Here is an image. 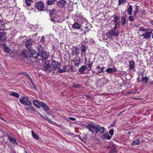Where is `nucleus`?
<instances>
[{
    "label": "nucleus",
    "instance_id": "1",
    "mask_svg": "<svg viewBox=\"0 0 153 153\" xmlns=\"http://www.w3.org/2000/svg\"><path fill=\"white\" fill-rule=\"evenodd\" d=\"M49 15L51 18V20L53 22H59V16L56 14V9L53 8L51 10H49Z\"/></svg>",
    "mask_w": 153,
    "mask_h": 153
},
{
    "label": "nucleus",
    "instance_id": "2",
    "mask_svg": "<svg viewBox=\"0 0 153 153\" xmlns=\"http://www.w3.org/2000/svg\"><path fill=\"white\" fill-rule=\"evenodd\" d=\"M98 125L93 123H89L86 126V128L88 129L92 133L97 134L98 133Z\"/></svg>",
    "mask_w": 153,
    "mask_h": 153
},
{
    "label": "nucleus",
    "instance_id": "3",
    "mask_svg": "<svg viewBox=\"0 0 153 153\" xmlns=\"http://www.w3.org/2000/svg\"><path fill=\"white\" fill-rule=\"evenodd\" d=\"M19 101L22 104L29 106L32 105L31 102L30 101L27 97L22 96L19 99Z\"/></svg>",
    "mask_w": 153,
    "mask_h": 153
},
{
    "label": "nucleus",
    "instance_id": "4",
    "mask_svg": "<svg viewBox=\"0 0 153 153\" xmlns=\"http://www.w3.org/2000/svg\"><path fill=\"white\" fill-rule=\"evenodd\" d=\"M51 61L45 60L42 70L45 72L48 71H51Z\"/></svg>",
    "mask_w": 153,
    "mask_h": 153
},
{
    "label": "nucleus",
    "instance_id": "5",
    "mask_svg": "<svg viewBox=\"0 0 153 153\" xmlns=\"http://www.w3.org/2000/svg\"><path fill=\"white\" fill-rule=\"evenodd\" d=\"M28 53L30 58L36 59L38 58L37 52L35 49H31L29 50Z\"/></svg>",
    "mask_w": 153,
    "mask_h": 153
},
{
    "label": "nucleus",
    "instance_id": "6",
    "mask_svg": "<svg viewBox=\"0 0 153 153\" xmlns=\"http://www.w3.org/2000/svg\"><path fill=\"white\" fill-rule=\"evenodd\" d=\"M119 33L118 30H116L115 31L114 30V29H112L111 30L108 31L106 33V35L109 38H111L114 36H117Z\"/></svg>",
    "mask_w": 153,
    "mask_h": 153
},
{
    "label": "nucleus",
    "instance_id": "7",
    "mask_svg": "<svg viewBox=\"0 0 153 153\" xmlns=\"http://www.w3.org/2000/svg\"><path fill=\"white\" fill-rule=\"evenodd\" d=\"M34 41L31 38L29 39L26 41L25 45L26 48L28 50L31 49Z\"/></svg>",
    "mask_w": 153,
    "mask_h": 153
},
{
    "label": "nucleus",
    "instance_id": "8",
    "mask_svg": "<svg viewBox=\"0 0 153 153\" xmlns=\"http://www.w3.org/2000/svg\"><path fill=\"white\" fill-rule=\"evenodd\" d=\"M148 30L149 31H146L142 35V36H143V39H148L150 38L151 35L152 34L153 30L152 29H149Z\"/></svg>",
    "mask_w": 153,
    "mask_h": 153
},
{
    "label": "nucleus",
    "instance_id": "9",
    "mask_svg": "<svg viewBox=\"0 0 153 153\" xmlns=\"http://www.w3.org/2000/svg\"><path fill=\"white\" fill-rule=\"evenodd\" d=\"M51 66L54 69H60L61 66V64L60 63H59L57 61H56L54 60H51Z\"/></svg>",
    "mask_w": 153,
    "mask_h": 153
},
{
    "label": "nucleus",
    "instance_id": "10",
    "mask_svg": "<svg viewBox=\"0 0 153 153\" xmlns=\"http://www.w3.org/2000/svg\"><path fill=\"white\" fill-rule=\"evenodd\" d=\"M71 50V54L73 56L75 55L76 56H77L79 54V50L77 46L73 47Z\"/></svg>",
    "mask_w": 153,
    "mask_h": 153
},
{
    "label": "nucleus",
    "instance_id": "11",
    "mask_svg": "<svg viewBox=\"0 0 153 153\" xmlns=\"http://www.w3.org/2000/svg\"><path fill=\"white\" fill-rule=\"evenodd\" d=\"M36 7L38 10L42 11L44 8V4L42 2H37L36 5Z\"/></svg>",
    "mask_w": 153,
    "mask_h": 153
},
{
    "label": "nucleus",
    "instance_id": "12",
    "mask_svg": "<svg viewBox=\"0 0 153 153\" xmlns=\"http://www.w3.org/2000/svg\"><path fill=\"white\" fill-rule=\"evenodd\" d=\"M39 56H40L42 58V59L45 60L48 59V55L47 53L46 52L44 51L43 52L38 54V57Z\"/></svg>",
    "mask_w": 153,
    "mask_h": 153
},
{
    "label": "nucleus",
    "instance_id": "13",
    "mask_svg": "<svg viewBox=\"0 0 153 153\" xmlns=\"http://www.w3.org/2000/svg\"><path fill=\"white\" fill-rule=\"evenodd\" d=\"M67 4L66 1L65 0H60L57 3V6L58 7H63Z\"/></svg>",
    "mask_w": 153,
    "mask_h": 153
},
{
    "label": "nucleus",
    "instance_id": "14",
    "mask_svg": "<svg viewBox=\"0 0 153 153\" xmlns=\"http://www.w3.org/2000/svg\"><path fill=\"white\" fill-rule=\"evenodd\" d=\"M26 110L29 113H32L35 114L36 113H38V112L36 111L35 109L32 107L30 106L29 107H25Z\"/></svg>",
    "mask_w": 153,
    "mask_h": 153
},
{
    "label": "nucleus",
    "instance_id": "15",
    "mask_svg": "<svg viewBox=\"0 0 153 153\" xmlns=\"http://www.w3.org/2000/svg\"><path fill=\"white\" fill-rule=\"evenodd\" d=\"M41 105L42 107L44 109V110L46 111L47 112V113L48 114H50V113H48L47 112V111L49 109V106L47 105L46 104V103L44 102H42L41 103Z\"/></svg>",
    "mask_w": 153,
    "mask_h": 153
},
{
    "label": "nucleus",
    "instance_id": "16",
    "mask_svg": "<svg viewBox=\"0 0 153 153\" xmlns=\"http://www.w3.org/2000/svg\"><path fill=\"white\" fill-rule=\"evenodd\" d=\"M62 68H60L59 69V71L60 73L65 72L69 71V69H68V66L66 65H62Z\"/></svg>",
    "mask_w": 153,
    "mask_h": 153
},
{
    "label": "nucleus",
    "instance_id": "17",
    "mask_svg": "<svg viewBox=\"0 0 153 153\" xmlns=\"http://www.w3.org/2000/svg\"><path fill=\"white\" fill-rule=\"evenodd\" d=\"M74 64L76 66H78L81 63V59L80 57L76 56L74 59Z\"/></svg>",
    "mask_w": 153,
    "mask_h": 153
},
{
    "label": "nucleus",
    "instance_id": "18",
    "mask_svg": "<svg viewBox=\"0 0 153 153\" xmlns=\"http://www.w3.org/2000/svg\"><path fill=\"white\" fill-rule=\"evenodd\" d=\"M87 48L83 45H82V46L80 47L81 52L80 53L81 55L83 56L85 53L86 51Z\"/></svg>",
    "mask_w": 153,
    "mask_h": 153
},
{
    "label": "nucleus",
    "instance_id": "19",
    "mask_svg": "<svg viewBox=\"0 0 153 153\" xmlns=\"http://www.w3.org/2000/svg\"><path fill=\"white\" fill-rule=\"evenodd\" d=\"M7 36L4 33L0 32V41L3 42L6 39Z\"/></svg>",
    "mask_w": 153,
    "mask_h": 153
},
{
    "label": "nucleus",
    "instance_id": "20",
    "mask_svg": "<svg viewBox=\"0 0 153 153\" xmlns=\"http://www.w3.org/2000/svg\"><path fill=\"white\" fill-rule=\"evenodd\" d=\"M117 71V70L114 67L112 68H108L106 70V72L108 73L111 74L114 72H116Z\"/></svg>",
    "mask_w": 153,
    "mask_h": 153
},
{
    "label": "nucleus",
    "instance_id": "21",
    "mask_svg": "<svg viewBox=\"0 0 153 153\" xmlns=\"http://www.w3.org/2000/svg\"><path fill=\"white\" fill-rule=\"evenodd\" d=\"M37 50V52L38 54L44 51L43 47L41 45H39L38 46Z\"/></svg>",
    "mask_w": 153,
    "mask_h": 153
},
{
    "label": "nucleus",
    "instance_id": "22",
    "mask_svg": "<svg viewBox=\"0 0 153 153\" xmlns=\"http://www.w3.org/2000/svg\"><path fill=\"white\" fill-rule=\"evenodd\" d=\"M133 8L132 5H130L129 7L126 10L128 14L130 15H131L132 14Z\"/></svg>",
    "mask_w": 153,
    "mask_h": 153
},
{
    "label": "nucleus",
    "instance_id": "23",
    "mask_svg": "<svg viewBox=\"0 0 153 153\" xmlns=\"http://www.w3.org/2000/svg\"><path fill=\"white\" fill-rule=\"evenodd\" d=\"M141 80L142 81V82L143 83L146 84L149 81V78L147 76H142Z\"/></svg>",
    "mask_w": 153,
    "mask_h": 153
},
{
    "label": "nucleus",
    "instance_id": "24",
    "mask_svg": "<svg viewBox=\"0 0 153 153\" xmlns=\"http://www.w3.org/2000/svg\"><path fill=\"white\" fill-rule=\"evenodd\" d=\"M4 22L3 20H0V30H3L5 28Z\"/></svg>",
    "mask_w": 153,
    "mask_h": 153
},
{
    "label": "nucleus",
    "instance_id": "25",
    "mask_svg": "<svg viewBox=\"0 0 153 153\" xmlns=\"http://www.w3.org/2000/svg\"><path fill=\"white\" fill-rule=\"evenodd\" d=\"M140 143V140L138 138L136 140H133L131 144L132 146H134L135 145H139Z\"/></svg>",
    "mask_w": 153,
    "mask_h": 153
},
{
    "label": "nucleus",
    "instance_id": "26",
    "mask_svg": "<svg viewBox=\"0 0 153 153\" xmlns=\"http://www.w3.org/2000/svg\"><path fill=\"white\" fill-rule=\"evenodd\" d=\"M72 28L76 29H79L80 28V25L78 23L75 22L74 23L73 25Z\"/></svg>",
    "mask_w": 153,
    "mask_h": 153
},
{
    "label": "nucleus",
    "instance_id": "27",
    "mask_svg": "<svg viewBox=\"0 0 153 153\" xmlns=\"http://www.w3.org/2000/svg\"><path fill=\"white\" fill-rule=\"evenodd\" d=\"M112 17L114 18V19L112 21L114 22V23H117V21L120 19V17L117 16V15L113 16Z\"/></svg>",
    "mask_w": 153,
    "mask_h": 153
},
{
    "label": "nucleus",
    "instance_id": "28",
    "mask_svg": "<svg viewBox=\"0 0 153 153\" xmlns=\"http://www.w3.org/2000/svg\"><path fill=\"white\" fill-rule=\"evenodd\" d=\"M8 139L10 141L12 142L14 144H17L18 143L16 139L13 138L12 137H11L9 135H8Z\"/></svg>",
    "mask_w": 153,
    "mask_h": 153
},
{
    "label": "nucleus",
    "instance_id": "29",
    "mask_svg": "<svg viewBox=\"0 0 153 153\" xmlns=\"http://www.w3.org/2000/svg\"><path fill=\"white\" fill-rule=\"evenodd\" d=\"M129 67L131 69H133L134 67V61L133 60H131L129 62Z\"/></svg>",
    "mask_w": 153,
    "mask_h": 153
},
{
    "label": "nucleus",
    "instance_id": "30",
    "mask_svg": "<svg viewBox=\"0 0 153 153\" xmlns=\"http://www.w3.org/2000/svg\"><path fill=\"white\" fill-rule=\"evenodd\" d=\"M127 21H126V17L123 16L121 17V23L122 25H125Z\"/></svg>",
    "mask_w": 153,
    "mask_h": 153
},
{
    "label": "nucleus",
    "instance_id": "31",
    "mask_svg": "<svg viewBox=\"0 0 153 153\" xmlns=\"http://www.w3.org/2000/svg\"><path fill=\"white\" fill-rule=\"evenodd\" d=\"M86 66L83 65L79 69V71L81 73H82L86 70Z\"/></svg>",
    "mask_w": 153,
    "mask_h": 153
},
{
    "label": "nucleus",
    "instance_id": "32",
    "mask_svg": "<svg viewBox=\"0 0 153 153\" xmlns=\"http://www.w3.org/2000/svg\"><path fill=\"white\" fill-rule=\"evenodd\" d=\"M105 131V128L104 127H100V126L98 125V132H100L101 134H103L104 133Z\"/></svg>",
    "mask_w": 153,
    "mask_h": 153
},
{
    "label": "nucleus",
    "instance_id": "33",
    "mask_svg": "<svg viewBox=\"0 0 153 153\" xmlns=\"http://www.w3.org/2000/svg\"><path fill=\"white\" fill-rule=\"evenodd\" d=\"M3 50L4 52L9 53L10 51V49L6 45L3 44Z\"/></svg>",
    "mask_w": 153,
    "mask_h": 153
},
{
    "label": "nucleus",
    "instance_id": "34",
    "mask_svg": "<svg viewBox=\"0 0 153 153\" xmlns=\"http://www.w3.org/2000/svg\"><path fill=\"white\" fill-rule=\"evenodd\" d=\"M33 103L34 105L38 108H39L40 106H41V104H40L36 100H34Z\"/></svg>",
    "mask_w": 153,
    "mask_h": 153
},
{
    "label": "nucleus",
    "instance_id": "35",
    "mask_svg": "<svg viewBox=\"0 0 153 153\" xmlns=\"http://www.w3.org/2000/svg\"><path fill=\"white\" fill-rule=\"evenodd\" d=\"M104 68V67L101 68L98 66L96 68V69L97 70V71L96 72V73L97 74L101 73L103 71Z\"/></svg>",
    "mask_w": 153,
    "mask_h": 153
},
{
    "label": "nucleus",
    "instance_id": "36",
    "mask_svg": "<svg viewBox=\"0 0 153 153\" xmlns=\"http://www.w3.org/2000/svg\"><path fill=\"white\" fill-rule=\"evenodd\" d=\"M32 136L33 138L36 140H38L39 139V137L36 134L34 133V132L33 131H31Z\"/></svg>",
    "mask_w": 153,
    "mask_h": 153
},
{
    "label": "nucleus",
    "instance_id": "37",
    "mask_svg": "<svg viewBox=\"0 0 153 153\" xmlns=\"http://www.w3.org/2000/svg\"><path fill=\"white\" fill-rule=\"evenodd\" d=\"M56 1V0H48L47 4L48 5H51L54 4V2Z\"/></svg>",
    "mask_w": 153,
    "mask_h": 153
},
{
    "label": "nucleus",
    "instance_id": "38",
    "mask_svg": "<svg viewBox=\"0 0 153 153\" xmlns=\"http://www.w3.org/2000/svg\"><path fill=\"white\" fill-rule=\"evenodd\" d=\"M21 55L23 57L26 58V59H27L28 58L27 53H26L24 51H22L21 53Z\"/></svg>",
    "mask_w": 153,
    "mask_h": 153
},
{
    "label": "nucleus",
    "instance_id": "39",
    "mask_svg": "<svg viewBox=\"0 0 153 153\" xmlns=\"http://www.w3.org/2000/svg\"><path fill=\"white\" fill-rule=\"evenodd\" d=\"M136 18V16H134L133 17L132 16H129L128 19L129 21L131 22H132L135 20Z\"/></svg>",
    "mask_w": 153,
    "mask_h": 153
},
{
    "label": "nucleus",
    "instance_id": "40",
    "mask_svg": "<svg viewBox=\"0 0 153 153\" xmlns=\"http://www.w3.org/2000/svg\"><path fill=\"white\" fill-rule=\"evenodd\" d=\"M104 138L108 140H110L112 136H110L108 134H105L103 135Z\"/></svg>",
    "mask_w": 153,
    "mask_h": 153
},
{
    "label": "nucleus",
    "instance_id": "41",
    "mask_svg": "<svg viewBox=\"0 0 153 153\" xmlns=\"http://www.w3.org/2000/svg\"><path fill=\"white\" fill-rule=\"evenodd\" d=\"M117 151L115 149V148L114 146H113V147L109 151L110 153H117Z\"/></svg>",
    "mask_w": 153,
    "mask_h": 153
},
{
    "label": "nucleus",
    "instance_id": "42",
    "mask_svg": "<svg viewBox=\"0 0 153 153\" xmlns=\"http://www.w3.org/2000/svg\"><path fill=\"white\" fill-rule=\"evenodd\" d=\"M32 2V0H25V1L26 4L27 6H30Z\"/></svg>",
    "mask_w": 153,
    "mask_h": 153
},
{
    "label": "nucleus",
    "instance_id": "43",
    "mask_svg": "<svg viewBox=\"0 0 153 153\" xmlns=\"http://www.w3.org/2000/svg\"><path fill=\"white\" fill-rule=\"evenodd\" d=\"M10 95L16 97H18L19 96V94L18 93L15 92L12 93L10 94Z\"/></svg>",
    "mask_w": 153,
    "mask_h": 153
},
{
    "label": "nucleus",
    "instance_id": "44",
    "mask_svg": "<svg viewBox=\"0 0 153 153\" xmlns=\"http://www.w3.org/2000/svg\"><path fill=\"white\" fill-rule=\"evenodd\" d=\"M40 119H43L46 120H49V119L47 117L42 115H41Z\"/></svg>",
    "mask_w": 153,
    "mask_h": 153
},
{
    "label": "nucleus",
    "instance_id": "45",
    "mask_svg": "<svg viewBox=\"0 0 153 153\" xmlns=\"http://www.w3.org/2000/svg\"><path fill=\"white\" fill-rule=\"evenodd\" d=\"M126 0H118V5H120L121 4H123L125 1Z\"/></svg>",
    "mask_w": 153,
    "mask_h": 153
},
{
    "label": "nucleus",
    "instance_id": "46",
    "mask_svg": "<svg viewBox=\"0 0 153 153\" xmlns=\"http://www.w3.org/2000/svg\"><path fill=\"white\" fill-rule=\"evenodd\" d=\"M80 87H81V85L79 84H74L73 85V87L74 88H76Z\"/></svg>",
    "mask_w": 153,
    "mask_h": 153
},
{
    "label": "nucleus",
    "instance_id": "47",
    "mask_svg": "<svg viewBox=\"0 0 153 153\" xmlns=\"http://www.w3.org/2000/svg\"><path fill=\"white\" fill-rule=\"evenodd\" d=\"M45 36H42V38L40 40V42L44 44L45 43Z\"/></svg>",
    "mask_w": 153,
    "mask_h": 153
},
{
    "label": "nucleus",
    "instance_id": "48",
    "mask_svg": "<svg viewBox=\"0 0 153 153\" xmlns=\"http://www.w3.org/2000/svg\"><path fill=\"white\" fill-rule=\"evenodd\" d=\"M32 87L35 90H37V88L36 87L35 84L34 83L33 81L32 82V83L31 85Z\"/></svg>",
    "mask_w": 153,
    "mask_h": 153
},
{
    "label": "nucleus",
    "instance_id": "49",
    "mask_svg": "<svg viewBox=\"0 0 153 153\" xmlns=\"http://www.w3.org/2000/svg\"><path fill=\"white\" fill-rule=\"evenodd\" d=\"M138 10H137V9H136L134 11V16L137 17V14L138 12Z\"/></svg>",
    "mask_w": 153,
    "mask_h": 153
},
{
    "label": "nucleus",
    "instance_id": "50",
    "mask_svg": "<svg viewBox=\"0 0 153 153\" xmlns=\"http://www.w3.org/2000/svg\"><path fill=\"white\" fill-rule=\"evenodd\" d=\"M114 132V130L112 129H111L109 130V133L111 136H112Z\"/></svg>",
    "mask_w": 153,
    "mask_h": 153
},
{
    "label": "nucleus",
    "instance_id": "51",
    "mask_svg": "<svg viewBox=\"0 0 153 153\" xmlns=\"http://www.w3.org/2000/svg\"><path fill=\"white\" fill-rule=\"evenodd\" d=\"M139 29V30H141L142 31H147V29L145 28H143V27H140V28Z\"/></svg>",
    "mask_w": 153,
    "mask_h": 153
},
{
    "label": "nucleus",
    "instance_id": "52",
    "mask_svg": "<svg viewBox=\"0 0 153 153\" xmlns=\"http://www.w3.org/2000/svg\"><path fill=\"white\" fill-rule=\"evenodd\" d=\"M92 64H93V63L92 62H91V63H89L88 65V67L90 69H91V67H92Z\"/></svg>",
    "mask_w": 153,
    "mask_h": 153
},
{
    "label": "nucleus",
    "instance_id": "53",
    "mask_svg": "<svg viewBox=\"0 0 153 153\" xmlns=\"http://www.w3.org/2000/svg\"><path fill=\"white\" fill-rule=\"evenodd\" d=\"M119 27V26H118L117 25V24H115V27H114V28L113 29H114V30H115V31H116V30H118L117 29H116V28H118Z\"/></svg>",
    "mask_w": 153,
    "mask_h": 153
},
{
    "label": "nucleus",
    "instance_id": "54",
    "mask_svg": "<svg viewBox=\"0 0 153 153\" xmlns=\"http://www.w3.org/2000/svg\"><path fill=\"white\" fill-rule=\"evenodd\" d=\"M146 10H143L141 15L143 16L146 14Z\"/></svg>",
    "mask_w": 153,
    "mask_h": 153
},
{
    "label": "nucleus",
    "instance_id": "55",
    "mask_svg": "<svg viewBox=\"0 0 153 153\" xmlns=\"http://www.w3.org/2000/svg\"><path fill=\"white\" fill-rule=\"evenodd\" d=\"M125 111V110H123V111H121V112H120V113H119L118 114H117V116H120V115L124 112Z\"/></svg>",
    "mask_w": 153,
    "mask_h": 153
},
{
    "label": "nucleus",
    "instance_id": "56",
    "mask_svg": "<svg viewBox=\"0 0 153 153\" xmlns=\"http://www.w3.org/2000/svg\"><path fill=\"white\" fill-rule=\"evenodd\" d=\"M87 139V138L85 137H84L82 139V141H83V142H85L86 141Z\"/></svg>",
    "mask_w": 153,
    "mask_h": 153
},
{
    "label": "nucleus",
    "instance_id": "57",
    "mask_svg": "<svg viewBox=\"0 0 153 153\" xmlns=\"http://www.w3.org/2000/svg\"><path fill=\"white\" fill-rule=\"evenodd\" d=\"M116 122L115 121H114L113 123L111 125L110 127H113L114 126Z\"/></svg>",
    "mask_w": 153,
    "mask_h": 153
},
{
    "label": "nucleus",
    "instance_id": "58",
    "mask_svg": "<svg viewBox=\"0 0 153 153\" xmlns=\"http://www.w3.org/2000/svg\"><path fill=\"white\" fill-rule=\"evenodd\" d=\"M113 147V146L111 147V146H107L106 147V148L107 149H110V150Z\"/></svg>",
    "mask_w": 153,
    "mask_h": 153
},
{
    "label": "nucleus",
    "instance_id": "59",
    "mask_svg": "<svg viewBox=\"0 0 153 153\" xmlns=\"http://www.w3.org/2000/svg\"><path fill=\"white\" fill-rule=\"evenodd\" d=\"M69 119L72 121H74L76 120V119L75 118L71 117H69Z\"/></svg>",
    "mask_w": 153,
    "mask_h": 153
},
{
    "label": "nucleus",
    "instance_id": "60",
    "mask_svg": "<svg viewBox=\"0 0 153 153\" xmlns=\"http://www.w3.org/2000/svg\"><path fill=\"white\" fill-rule=\"evenodd\" d=\"M140 74L142 76H143L145 75V74H144V71H142L140 73Z\"/></svg>",
    "mask_w": 153,
    "mask_h": 153
},
{
    "label": "nucleus",
    "instance_id": "61",
    "mask_svg": "<svg viewBox=\"0 0 153 153\" xmlns=\"http://www.w3.org/2000/svg\"><path fill=\"white\" fill-rule=\"evenodd\" d=\"M85 29H86V32H88V31L89 30H90L89 29H88V27L87 26L85 27Z\"/></svg>",
    "mask_w": 153,
    "mask_h": 153
},
{
    "label": "nucleus",
    "instance_id": "62",
    "mask_svg": "<svg viewBox=\"0 0 153 153\" xmlns=\"http://www.w3.org/2000/svg\"><path fill=\"white\" fill-rule=\"evenodd\" d=\"M115 24H117V25L118 26H120V22H117V23H115Z\"/></svg>",
    "mask_w": 153,
    "mask_h": 153
},
{
    "label": "nucleus",
    "instance_id": "63",
    "mask_svg": "<svg viewBox=\"0 0 153 153\" xmlns=\"http://www.w3.org/2000/svg\"><path fill=\"white\" fill-rule=\"evenodd\" d=\"M78 138H79V139L81 141H82V138H81V137L79 135H78Z\"/></svg>",
    "mask_w": 153,
    "mask_h": 153
},
{
    "label": "nucleus",
    "instance_id": "64",
    "mask_svg": "<svg viewBox=\"0 0 153 153\" xmlns=\"http://www.w3.org/2000/svg\"><path fill=\"white\" fill-rule=\"evenodd\" d=\"M151 24L153 25V20H151L150 21Z\"/></svg>",
    "mask_w": 153,
    "mask_h": 153
}]
</instances>
